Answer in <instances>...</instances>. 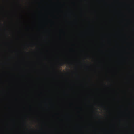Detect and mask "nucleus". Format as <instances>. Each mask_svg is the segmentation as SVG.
<instances>
[{
	"mask_svg": "<svg viewBox=\"0 0 134 134\" xmlns=\"http://www.w3.org/2000/svg\"><path fill=\"white\" fill-rule=\"evenodd\" d=\"M64 64H63V63H60V66H62Z\"/></svg>",
	"mask_w": 134,
	"mask_h": 134,
	"instance_id": "obj_1",
	"label": "nucleus"
}]
</instances>
